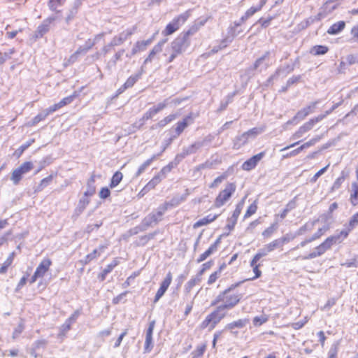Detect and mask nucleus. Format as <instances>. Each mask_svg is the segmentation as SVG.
Returning a JSON list of instances; mask_svg holds the SVG:
<instances>
[{"instance_id":"nucleus-42","label":"nucleus","mask_w":358,"mask_h":358,"mask_svg":"<svg viewBox=\"0 0 358 358\" xmlns=\"http://www.w3.org/2000/svg\"><path fill=\"white\" fill-rule=\"evenodd\" d=\"M214 262L213 260H209L201 265L200 270L198 271L197 274L199 277H202V275L205 273L206 271L210 270L213 266Z\"/></svg>"},{"instance_id":"nucleus-51","label":"nucleus","mask_w":358,"mask_h":358,"mask_svg":"<svg viewBox=\"0 0 358 358\" xmlns=\"http://www.w3.org/2000/svg\"><path fill=\"white\" fill-rule=\"evenodd\" d=\"M257 210V206L256 203H253L251 205H250L244 215V218H248L252 215H254Z\"/></svg>"},{"instance_id":"nucleus-41","label":"nucleus","mask_w":358,"mask_h":358,"mask_svg":"<svg viewBox=\"0 0 358 358\" xmlns=\"http://www.w3.org/2000/svg\"><path fill=\"white\" fill-rule=\"evenodd\" d=\"M161 182V177L159 175L155 176L145 186L150 191L154 188Z\"/></svg>"},{"instance_id":"nucleus-25","label":"nucleus","mask_w":358,"mask_h":358,"mask_svg":"<svg viewBox=\"0 0 358 358\" xmlns=\"http://www.w3.org/2000/svg\"><path fill=\"white\" fill-rule=\"evenodd\" d=\"M152 41L153 38H151L145 41H137L131 50V54L136 55L139 52L145 50L147 46L149 45L152 42Z\"/></svg>"},{"instance_id":"nucleus-22","label":"nucleus","mask_w":358,"mask_h":358,"mask_svg":"<svg viewBox=\"0 0 358 358\" xmlns=\"http://www.w3.org/2000/svg\"><path fill=\"white\" fill-rule=\"evenodd\" d=\"M119 261L117 259H113V261L108 264L106 267L98 275V279L103 282L105 280L106 275L110 273L117 265Z\"/></svg>"},{"instance_id":"nucleus-43","label":"nucleus","mask_w":358,"mask_h":358,"mask_svg":"<svg viewBox=\"0 0 358 358\" xmlns=\"http://www.w3.org/2000/svg\"><path fill=\"white\" fill-rule=\"evenodd\" d=\"M358 226V212L355 213L352 217L350 218L348 223L346 227H348L352 231Z\"/></svg>"},{"instance_id":"nucleus-13","label":"nucleus","mask_w":358,"mask_h":358,"mask_svg":"<svg viewBox=\"0 0 358 358\" xmlns=\"http://www.w3.org/2000/svg\"><path fill=\"white\" fill-rule=\"evenodd\" d=\"M55 20V17H47L42 24H41L35 32L36 38H41L50 30V24Z\"/></svg>"},{"instance_id":"nucleus-23","label":"nucleus","mask_w":358,"mask_h":358,"mask_svg":"<svg viewBox=\"0 0 358 358\" xmlns=\"http://www.w3.org/2000/svg\"><path fill=\"white\" fill-rule=\"evenodd\" d=\"M345 22L343 20L338 21L331 24L327 32L329 35H336L341 33L345 28Z\"/></svg>"},{"instance_id":"nucleus-30","label":"nucleus","mask_w":358,"mask_h":358,"mask_svg":"<svg viewBox=\"0 0 358 358\" xmlns=\"http://www.w3.org/2000/svg\"><path fill=\"white\" fill-rule=\"evenodd\" d=\"M15 257V253L12 252L7 257V259L4 261L2 265L0 267V274H5L7 273L8 269L13 263L14 259Z\"/></svg>"},{"instance_id":"nucleus-50","label":"nucleus","mask_w":358,"mask_h":358,"mask_svg":"<svg viewBox=\"0 0 358 358\" xmlns=\"http://www.w3.org/2000/svg\"><path fill=\"white\" fill-rule=\"evenodd\" d=\"M308 321V318L305 317L302 320L293 322L290 324L291 327L295 330L301 329Z\"/></svg>"},{"instance_id":"nucleus-27","label":"nucleus","mask_w":358,"mask_h":358,"mask_svg":"<svg viewBox=\"0 0 358 358\" xmlns=\"http://www.w3.org/2000/svg\"><path fill=\"white\" fill-rule=\"evenodd\" d=\"M349 200L353 206L358 205V182L352 183Z\"/></svg>"},{"instance_id":"nucleus-38","label":"nucleus","mask_w":358,"mask_h":358,"mask_svg":"<svg viewBox=\"0 0 358 358\" xmlns=\"http://www.w3.org/2000/svg\"><path fill=\"white\" fill-rule=\"evenodd\" d=\"M197 30H198V27L196 26H193V27H190L189 29H187V31H184L182 33V41L181 43L182 45L184 43L188 44V40H189V36L194 34L195 32L197 31Z\"/></svg>"},{"instance_id":"nucleus-56","label":"nucleus","mask_w":358,"mask_h":358,"mask_svg":"<svg viewBox=\"0 0 358 358\" xmlns=\"http://www.w3.org/2000/svg\"><path fill=\"white\" fill-rule=\"evenodd\" d=\"M350 35L352 41L358 43V23L351 28Z\"/></svg>"},{"instance_id":"nucleus-36","label":"nucleus","mask_w":358,"mask_h":358,"mask_svg":"<svg viewBox=\"0 0 358 358\" xmlns=\"http://www.w3.org/2000/svg\"><path fill=\"white\" fill-rule=\"evenodd\" d=\"M176 117L177 116L175 114H171V115L165 117L164 118H163L162 120H161L160 121H159L157 123L156 128H163V127H164L168 124H169L170 122H171L172 121L176 120Z\"/></svg>"},{"instance_id":"nucleus-4","label":"nucleus","mask_w":358,"mask_h":358,"mask_svg":"<svg viewBox=\"0 0 358 358\" xmlns=\"http://www.w3.org/2000/svg\"><path fill=\"white\" fill-rule=\"evenodd\" d=\"M236 191L235 182H227L224 189H221L214 200V206L220 208L225 205L234 196Z\"/></svg>"},{"instance_id":"nucleus-64","label":"nucleus","mask_w":358,"mask_h":358,"mask_svg":"<svg viewBox=\"0 0 358 358\" xmlns=\"http://www.w3.org/2000/svg\"><path fill=\"white\" fill-rule=\"evenodd\" d=\"M338 348L334 347L331 348L328 352V357L327 358H338Z\"/></svg>"},{"instance_id":"nucleus-62","label":"nucleus","mask_w":358,"mask_h":358,"mask_svg":"<svg viewBox=\"0 0 358 358\" xmlns=\"http://www.w3.org/2000/svg\"><path fill=\"white\" fill-rule=\"evenodd\" d=\"M152 162V159H148L146 162H145L138 169L136 175L140 176L145 170V169Z\"/></svg>"},{"instance_id":"nucleus-11","label":"nucleus","mask_w":358,"mask_h":358,"mask_svg":"<svg viewBox=\"0 0 358 358\" xmlns=\"http://www.w3.org/2000/svg\"><path fill=\"white\" fill-rule=\"evenodd\" d=\"M172 274L171 272H169L165 278L160 284L159 288L157 289L156 294L154 298V303H157L165 294L168 288L169 287L171 282H172Z\"/></svg>"},{"instance_id":"nucleus-58","label":"nucleus","mask_w":358,"mask_h":358,"mask_svg":"<svg viewBox=\"0 0 358 358\" xmlns=\"http://www.w3.org/2000/svg\"><path fill=\"white\" fill-rule=\"evenodd\" d=\"M329 166V164H327L326 166L319 170L310 179L311 182H315L319 177H320L327 170Z\"/></svg>"},{"instance_id":"nucleus-39","label":"nucleus","mask_w":358,"mask_h":358,"mask_svg":"<svg viewBox=\"0 0 358 358\" xmlns=\"http://www.w3.org/2000/svg\"><path fill=\"white\" fill-rule=\"evenodd\" d=\"M172 48L173 50V52L169 57L168 63H171V62H173V59L182 52V43L173 45Z\"/></svg>"},{"instance_id":"nucleus-53","label":"nucleus","mask_w":358,"mask_h":358,"mask_svg":"<svg viewBox=\"0 0 358 358\" xmlns=\"http://www.w3.org/2000/svg\"><path fill=\"white\" fill-rule=\"evenodd\" d=\"M28 148H29V147L27 146V145L24 143L22 145H20L17 150H15L14 151V152L13 153V156L15 157V158L18 159L22 155L24 152Z\"/></svg>"},{"instance_id":"nucleus-37","label":"nucleus","mask_w":358,"mask_h":358,"mask_svg":"<svg viewBox=\"0 0 358 358\" xmlns=\"http://www.w3.org/2000/svg\"><path fill=\"white\" fill-rule=\"evenodd\" d=\"M162 51V43H159L153 47V48L150 50L148 56L145 59V63H148L151 62L154 58L155 55Z\"/></svg>"},{"instance_id":"nucleus-2","label":"nucleus","mask_w":358,"mask_h":358,"mask_svg":"<svg viewBox=\"0 0 358 358\" xmlns=\"http://www.w3.org/2000/svg\"><path fill=\"white\" fill-rule=\"evenodd\" d=\"M226 313L221 310V308L217 307L213 311L208 314L201 322L199 327L201 329H208L211 331L223 320Z\"/></svg>"},{"instance_id":"nucleus-16","label":"nucleus","mask_w":358,"mask_h":358,"mask_svg":"<svg viewBox=\"0 0 358 358\" xmlns=\"http://www.w3.org/2000/svg\"><path fill=\"white\" fill-rule=\"evenodd\" d=\"M191 120H192V115L189 114L188 115L185 116L181 121L178 122L174 129L176 133L174 137L179 136L188 127Z\"/></svg>"},{"instance_id":"nucleus-15","label":"nucleus","mask_w":358,"mask_h":358,"mask_svg":"<svg viewBox=\"0 0 358 358\" xmlns=\"http://www.w3.org/2000/svg\"><path fill=\"white\" fill-rule=\"evenodd\" d=\"M263 254H255L250 261V266L252 268V271L255 273V275L250 278V280H255L261 277L262 271L260 270V267L262 264L259 263V261L262 257Z\"/></svg>"},{"instance_id":"nucleus-45","label":"nucleus","mask_w":358,"mask_h":358,"mask_svg":"<svg viewBox=\"0 0 358 358\" xmlns=\"http://www.w3.org/2000/svg\"><path fill=\"white\" fill-rule=\"evenodd\" d=\"M206 350V344L203 343L201 345H199L196 347L195 350L194 351L193 354V358H199L203 355L205 351Z\"/></svg>"},{"instance_id":"nucleus-5","label":"nucleus","mask_w":358,"mask_h":358,"mask_svg":"<svg viewBox=\"0 0 358 358\" xmlns=\"http://www.w3.org/2000/svg\"><path fill=\"white\" fill-rule=\"evenodd\" d=\"M188 17L189 14L187 13H182L175 17L170 22L166 24L162 31V35L164 36H168L177 31L180 28V27L185 23Z\"/></svg>"},{"instance_id":"nucleus-17","label":"nucleus","mask_w":358,"mask_h":358,"mask_svg":"<svg viewBox=\"0 0 358 358\" xmlns=\"http://www.w3.org/2000/svg\"><path fill=\"white\" fill-rule=\"evenodd\" d=\"M266 1L267 0H261L259 4L257 6H252L248 8L244 15L241 17V20L243 22L245 21L253 15H255L257 12L260 11L266 3Z\"/></svg>"},{"instance_id":"nucleus-10","label":"nucleus","mask_w":358,"mask_h":358,"mask_svg":"<svg viewBox=\"0 0 358 358\" xmlns=\"http://www.w3.org/2000/svg\"><path fill=\"white\" fill-rule=\"evenodd\" d=\"M266 152L265 151H262L248 159H247L245 162H244L241 166L242 169L244 171H250L252 169H254L258 163L263 159V157L265 156Z\"/></svg>"},{"instance_id":"nucleus-33","label":"nucleus","mask_w":358,"mask_h":358,"mask_svg":"<svg viewBox=\"0 0 358 358\" xmlns=\"http://www.w3.org/2000/svg\"><path fill=\"white\" fill-rule=\"evenodd\" d=\"M329 51V48L326 45H317L312 48L310 50V53L317 56V55H322L327 53Z\"/></svg>"},{"instance_id":"nucleus-7","label":"nucleus","mask_w":358,"mask_h":358,"mask_svg":"<svg viewBox=\"0 0 358 358\" xmlns=\"http://www.w3.org/2000/svg\"><path fill=\"white\" fill-rule=\"evenodd\" d=\"M34 168L33 163L31 162H23L18 168L14 169L11 173L10 180L15 185H18L22 178V176Z\"/></svg>"},{"instance_id":"nucleus-31","label":"nucleus","mask_w":358,"mask_h":358,"mask_svg":"<svg viewBox=\"0 0 358 358\" xmlns=\"http://www.w3.org/2000/svg\"><path fill=\"white\" fill-rule=\"evenodd\" d=\"M123 179V174L122 172L117 171L114 173L113 175L110 183H109V187L113 189L115 187H117L122 180Z\"/></svg>"},{"instance_id":"nucleus-59","label":"nucleus","mask_w":358,"mask_h":358,"mask_svg":"<svg viewBox=\"0 0 358 358\" xmlns=\"http://www.w3.org/2000/svg\"><path fill=\"white\" fill-rule=\"evenodd\" d=\"M346 176L344 175L341 176L340 177L337 178L336 180L334 181L332 189H338L341 187V185L345 180Z\"/></svg>"},{"instance_id":"nucleus-34","label":"nucleus","mask_w":358,"mask_h":358,"mask_svg":"<svg viewBox=\"0 0 358 358\" xmlns=\"http://www.w3.org/2000/svg\"><path fill=\"white\" fill-rule=\"evenodd\" d=\"M248 322V320L247 319H239L238 320L234 321L229 324H227V328L229 329H241L244 327L246 324Z\"/></svg>"},{"instance_id":"nucleus-35","label":"nucleus","mask_w":358,"mask_h":358,"mask_svg":"<svg viewBox=\"0 0 358 358\" xmlns=\"http://www.w3.org/2000/svg\"><path fill=\"white\" fill-rule=\"evenodd\" d=\"M276 229L277 224H272L262 231V236L264 238V239H268L274 234Z\"/></svg>"},{"instance_id":"nucleus-26","label":"nucleus","mask_w":358,"mask_h":358,"mask_svg":"<svg viewBox=\"0 0 358 358\" xmlns=\"http://www.w3.org/2000/svg\"><path fill=\"white\" fill-rule=\"evenodd\" d=\"M71 98L69 96L64 97L58 103H56L48 108L49 113H55L60 108L71 103Z\"/></svg>"},{"instance_id":"nucleus-52","label":"nucleus","mask_w":358,"mask_h":358,"mask_svg":"<svg viewBox=\"0 0 358 358\" xmlns=\"http://www.w3.org/2000/svg\"><path fill=\"white\" fill-rule=\"evenodd\" d=\"M66 0H49L48 6L50 10H55L58 6L64 4Z\"/></svg>"},{"instance_id":"nucleus-47","label":"nucleus","mask_w":358,"mask_h":358,"mask_svg":"<svg viewBox=\"0 0 358 358\" xmlns=\"http://www.w3.org/2000/svg\"><path fill=\"white\" fill-rule=\"evenodd\" d=\"M155 234H149L148 235H144L140 237L139 241L136 243V245L141 246L144 245L148 243V241L152 239L155 236Z\"/></svg>"},{"instance_id":"nucleus-9","label":"nucleus","mask_w":358,"mask_h":358,"mask_svg":"<svg viewBox=\"0 0 358 358\" xmlns=\"http://www.w3.org/2000/svg\"><path fill=\"white\" fill-rule=\"evenodd\" d=\"M287 241L288 239L286 237H281L280 238L275 239L266 244L264 246V248L261 251L258 252L257 254H263L262 257H264L275 249H282L284 244Z\"/></svg>"},{"instance_id":"nucleus-3","label":"nucleus","mask_w":358,"mask_h":358,"mask_svg":"<svg viewBox=\"0 0 358 358\" xmlns=\"http://www.w3.org/2000/svg\"><path fill=\"white\" fill-rule=\"evenodd\" d=\"M338 242V237L329 236L326 238L320 244L315 248V250L306 256L300 257L301 259H311L323 255L328 250H330L334 245Z\"/></svg>"},{"instance_id":"nucleus-63","label":"nucleus","mask_w":358,"mask_h":358,"mask_svg":"<svg viewBox=\"0 0 358 358\" xmlns=\"http://www.w3.org/2000/svg\"><path fill=\"white\" fill-rule=\"evenodd\" d=\"M90 202V199L83 196V197L79 201V207L82 209H85Z\"/></svg>"},{"instance_id":"nucleus-49","label":"nucleus","mask_w":358,"mask_h":358,"mask_svg":"<svg viewBox=\"0 0 358 358\" xmlns=\"http://www.w3.org/2000/svg\"><path fill=\"white\" fill-rule=\"evenodd\" d=\"M352 231L348 227H346L344 229L341 230L338 235H332L333 236L338 237V241L341 243L342 241H339L340 238L342 240L346 238L350 233Z\"/></svg>"},{"instance_id":"nucleus-20","label":"nucleus","mask_w":358,"mask_h":358,"mask_svg":"<svg viewBox=\"0 0 358 358\" xmlns=\"http://www.w3.org/2000/svg\"><path fill=\"white\" fill-rule=\"evenodd\" d=\"M317 102H313L310 105L299 110L296 114L294 118L300 120H303L306 117L313 113L316 107Z\"/></svg>"},{"instance_id":"nucleus-1","label":"nucleus","mask_w":358,"mask_h":358,"mask_svg":"<svg viewBox=\"0 0 358 358\" xmlns=\"http://www.w3.org/2000/svg\"><path fill=\"white\" fill-rule=\"evenodd\" d=\"M241 283L242 282H238L232 284L220 293L215 300L211 302V306L220 303L221 305L217 307L221 308L223 311L224 309H231L238 304L247 290L245 287H241Z\"/></svg>"},{"instance_id":"nucleus-40","label":"nucleus","mask_w":358,"mask_h":358,"mask_svg":"<svg viewBox=\"0 0 358 358\" xmlns=\"http://www.w3.org/2000/svg\"><path fill=\"white\" fill-rule=\"evenodd\" d=\"M131 34V31H127V33H122L119 36H115L113 38L114 44L116 45L122 44Z\"/></svg>"},{"instance_id":"nucleus-21","label":"nucleus","mask_w":358,"mask_h":358,"mask_svg":"<svg viewBox=\"0 0 358 358\" xmlns=\"http://www.w3.org/2000/svg\"><path fill=\"white\" fill-rule=\"evenodd\" d=\"M219 215H212L209 214L207 216L199 220L193 224L194 229L199 228L202 226L208 225L213 222H214L217 217Z\"/></svg>"},{"instance_id":"nucleus-32","label":"nucleus","mask_w":358,"mask_h":358,"mask_svg":"<svg viewBox=\"0 0 358 358\" xmlns=\"http://www.w3.org/2000/svg\"><path fill=\"white\" fill-rule=\"evenodd\" d=\"M52 113L48 112V108L45 110L44 113H39L36 115L31 120V122L28 124L29 127H33L39 123L40 122L44 120L48 115L52 114Z\"/></svg>"},{"instance_id":"nucleus-44","label":"nucleus","mask_w":358,"mask_h":358,"mask_svg":"<svg viewBox=\"0 0 358 358\" xmlns=\"http://www.w3.org/2000/svg\"><path fill=\"white\" fill-rule=\"evenodd\" d=\"M227 178V174L224 173L222 175L217 176L209 185L210 188H216L218 185L222 182Z\"/></svg>"},{"instance_id":"nucleus-19","label":"nucleus","mask_w":358,"mask_h":358,"mask_svg":"<svg viewBox=\"0 0 358 358\" xmlns=\"http://www.w3.org/2000/svg\"><path fill=\"white\" fill-rule=\"evenodd\" d=\"M329 229V227L328 225L324 226L321 228H319L316 233H315L310 238L306 239L300 243L301 247L305 246L307 243H310L313 241L317 240L320 238L322 236L325 234V233Z\"/></svg>"},{"instance_id":"nucleus-57","label":"nucleus","mask_w":358,"mask_h":358,"mask_svg":"<svg viewBox=\"0 0 358 358\" xmlns=\"http://www.w3.org/2000/svg\"><path fill=\"white\" fill-rule=\"evenodd\" d=\"M52 179H53V177L52 175L42 179L40 182L38 189L40 190L43 189L52 180Z\"/></svg>"},{"instance_id":"nucleus-61","label":"nucleus","mask_w":358,"mask_h":358,"mask_svg":"<svg viewBox=\"0 0 358 358\" xmlns=\"http://www.w3.org/2000/svg\"><path fill=\"white\" fill-rule=\"evenodd\" d=\"M99 255V253L98 252V250L96 249L94 250L92 252L86 255L85 259V264L90 262L92 260L95 259Z\"/></svg>"},{"instance_id":"nucleus-55","label":"nucleus","mask_w":358,"mask_h":358,"mask_svg":"<svg viewBox=\"0 0 358 358\" xmlns=\"http://www.w3.org/2000/svg\"><path fill=\"white\" fill-rule=\"evenodd\" d=\"M201 280V278L199 277L198 275L195 278H193L190 279L187 283V288L190 290L192 288H193L196 285L199 283Z\"/></svg>"},{"instance_id":"nucleus-60","label":"nucleus","mask_w":358,"mask_h":358,"mask_svg":"<svg viewBox=\"0 0 358 358\" xmlns=\"http://www.w3.org/2000/svg\"><path fill=\"white\" fill-rule=\"evenodd\" d=\"M96 192V187L94 185H88L87 189L84 192L83 196L90 199Z\"/></svg>"},{"instance_id":"nucleus-54","label":"nucleus","mask_w":358,"mask_h":358,"mask_svg":"<svg viewBox=\"0 0 358 358\" xmlns=\"http://www.w3.org/2000/svg\"><path fill=\"white\" fill-rule=\"evenodd\" d=\"M220 271H215L213 273H212L208 278V281H207L208 285H211L213 283H215L217 280V279L220 278Z\"/></svg>"},{"instance_id":"nucleus-18","label":"nucleus","mask_w":358,"mask_h":358,"mask_svg":"<svg viewBox=\"0 0 358 358\" xmlns=\"http://www.w3.org/2000/svg\"><path fill=\"white\" fill-rule=\"evenodd\" d=\"M263 131V129L254 127L248 131L243 133L240 136L237 138L238 140L242 141L243 143H247L248 142L250 137H255L257 136L260 132Z\"/></svg>"},{"instance_id":"nucleus-6","label":"nucleus","mask_w":358,"mask_h":358,"mask_svg":"<svg viewBox=\"0 0 358 358\" xmlns=\"http://www.w3.org/2000/svg\"><path fill=\"white\" fill-rule=\"evenodd\" d=\"M52 265V261L49 257L43 258L37 267L36 270L31 277L30 283L35 282L38 278H42L45 276V275L50 271V267Z\"/></svg>"},{"instance_id":"nucleus-28","label":"nucleus","mask_w":358,"mask_h":358,"mask_svg":"<svg viewBox=\"0 0 358 358\" xmlns=\"http://www.w3.org/2000/svg\"><path fill=\"white\" fill-rule=\"evenodd\" d=\"M162 213L161 212H158L157 213H151L148 215L143 220V224L146 227H149L152 224H157L161 219Z\"/></svg>"},{"instance_id":"nucleus-46","label":"nucleus","mask_w":358,"mask_h":358,"mask_svg":"<svg viewBox=\"0 0 358 358\" xmlns=\"http://www.w3.org/2000/svg\"><path fill=\"white\" fill-rule=\"evenodd\" d=\"M268 320L267 315L256 316L253 318V324L255 327H259L266 323Z\"/></svg>"},{"instance_id":"nucleus-8","label":"nucleus","mask_w":358,"mask_h":358,"mask_svg":"<svg viewBox=\"0 0 358 358\" xmlns=\"http://www.w3.org/2000/svg\"><path fill=\"white\" fill-rule=\"evenodd\" d=\"M324 118V115H318L310 119L298 129V130L293 134V138H299L302 137L304 134L310 131L316 123L322 120Z\"/></svg>"},{"instance_id":"nucleus-12","label":"nucleus","mask_w":358,"mask_h":358,"mask_svg":"<svg viewBox=\"0 0 358 358\" xmlns=\"http://www.w3.org/2000/svg\"><path fill=\"white\" fill-rule=\"evenodd\" d=\"M221 243V237H218L215 242L210 245V247L202 254H201L198 259H196V262L198 263L202 262L204 260H206L209 256L217 252L218 250V248Z\"/></svg>"},{"instance_id":"nucleus-14","label":"nucleus","mask_w":358,"mask_h":358,"mask_svg":"<svg viewBox=\"0 0 358 358\" xmlns=\"http://www.w3.org/2000/svg\"><path fill=\"white\" fill-rule=\"evenodd\" d=\"M155 326V322L152 321L149 323L148 328L146 330L145 341L144 344L145 352H150L152 348V334Z\"/></svg>"},{"instance_id":"nucleus-29","label":"nucleus","mask_w":358,"mask_h":358,"mask_svg":"<svg viewBox=\"0 0 358 358\" xmlns=\"http://www.w3.org/2000/svg\"><path fill=\"white\" fill-rule=\"evenodd\" d=\"M141 75L140 74H136L132 75L129 76L127 80L124 82V83L121 86V87L119 89V92H122L127 90V88H130L134 85V84L137 82V80L139 79Z\"/></svg>"},{"instance_id":"nucleus-24","label":"nucleus","mask_w":358,"mask_h":358,"mask_svg":"<svg viewBox=\"0 0 358 358\" xmlns=\"http://www.w3.org/2000/svg\"><path fill=\"white\" fill-rule=\"evenodd\" d=\"M166 107L165 103H160L157 106L150 108L143 116V119L148 120L152 119L157 113Z\"/></svg>"},{"instance_id":"nucleus-48","label":"nucleus","mask_w":358,"mask_h":358,"mask_svg":"<svg viewBox=\"0 0 358 358\" xmlns=\"http://www.w3.org/2000/svg\"><path fill=\"white\" fill-rule=\"evenodd\" d=\"M110 190L108 187H103L99 192V196L101 199L105 200L110 197Z\"/></svg>"}]
</instances>
